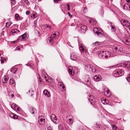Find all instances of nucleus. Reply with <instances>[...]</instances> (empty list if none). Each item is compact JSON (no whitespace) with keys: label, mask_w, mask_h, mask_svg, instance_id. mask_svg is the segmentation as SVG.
Segmentation results:
<instances>
[{"label":"nucleus","mask_w":130,"mask_h":130,"mask_svg":"<svg viewBox=\"0 0 130 130\" xmlns=\"http://www.w3.org/2000/svg\"><path fill=\"white\" fill-rule=\"evenodd\" d=\"M15 82L14 80L13 79H10L9 81V83L10 84H15Z\"/></svg>","instance_id":"nucleus-33"},{"label":"nucleus","mask_w":130,"mask_h":130,"mask_svg":"<svg viewBox=\"0 0 130 130\" xmlns=\"http://www.w3.org/2000/svg\"><path fill=\"white\" fill-rule=\"evenodd\" d=\"M108 89L107 88H104V92L105 94L106 93L107 91L108 90Z\"/></svg>","instance_id":"nucleus-48"},{"label":"nucleus","mask_w":130,"mask_h":130,"mask_svg":"<svg viewBox=\"0 0 130 130\" xmlns=\"http://www.w3.org/2000/svg\"><path fill=\"white\" fill-rule=\"evenodd\" d=\"M84 80L85 82L87 84L88 86H89L90 85V80L89 77L88 76Z\"/></svg>","instance_id":"nucleus-21"},{"label":"nucleus","mask_w":130,"mask_h":130,"mask_svg":"<svg viewBox=\"0 0 130 130\" xmlns=\"http://www.w3.org/2000/svg\"><path fill=\"white\" fill-rule=\"evenodd\" d=\"M84 80L85 82L87 84L88 86H89L90 85V80L89 77L88 76Z\"/></svg>","instance_id":"nucleus-20"},{"label":"nucleus","mask_w":130,"mask_h":130,"mask_svg":"<svg viewBox=\"0 0 130 130\" xmlns=\"http://www.w3.org/2000/svg\"><path fill=\"white\" fill-rule=\"evenodd\" d=\"M77 56L74 53H72L71 54L70 58L71 59L73 60H75L77 58Z\"/></svg>","instance_id":"nucleus-17"},{"label":"nucleus","mask_w":130,"mask_h":130,"mask_svg":"<svg viewBox=\"0 0 130 130\" xmlns=\"http://www.w3.org/2000/svg\"><path fill=\"white\" fill-rule=\"evenodd\" d=\"M1 63L3 64L4 63V61L3 59H1Z\"/></svg>","instance_id":"nucleus-55"},{"label":"nucleus","mask_w":130,"mask_h":130,"mask_svg":"<svg viewBox=\"0 0 130 130\" xmlns=\"http://www.w3.org/2000/svg\"><path fill=\"white\" fill-rule=\"evenodd\" d=\"M109 23L111 27V31L112 32L115 31L116 30V27L111 22H109Z\"/></svg>","instance_id":"nucleus-22"},{"label":"nucleus","mask_w":130,"mask_h":130,"mask_svg":"<svg viewBox=\"0 0 130 130\" xmlns=\"http://www.w3.org/2000/svg\"><path fill=\"white\" fill-rule=\"evenodd\" d=\"M9 78L7 76H5L2 78V82L3 83H6L8 79Z\"/></svg>","instance_id":"nucleus-24"},{"label":"nucleus","mask_w":130,"mask_h":130,"mask_svg":"<svg viewBox=\"0 0 130 130\" xmlns=\"http://www.w3.org/2000/svg\"><path fill=\"white\" fill-rule=\"evenodd\" d=\"M68 15L71 18H72V16L71 15V13L70 12H68Z\"/></svg>","instance_id":"nucleus-50"},{"label":"nucleus","mask_w":130,"mask_h":130,"mask_svg":"<svg viewBox=\"0 0 130 130\" xmlns=\"http://www.w3.org/2000/svg\"><path fill=\"white\" fill-rule=\"evenodd\" d=\"M35 32L37 34H39V32L37 30H35Z\"/></svg>","instance_id":"nucleus-54"},{"label":"nucleus","mask_w":130,"mask_h":130,"mask_svg":"<svg viewBox=\"0 0 130 130\" xmlns=\"http://www.w3.org/2000/svg\"><path fill=\"white\" fill-rule=\"evenodd\" d=\"M16 105L14 103H13L11 105V108L13 109H14L15 106Z\"/></svg>","instance_id":"nucleus-44"},{"label":"nucleus","mask_w":130,"mask_h":130,"mask_svg":"<svg viewBox=\"0 0 130 130\" xmlns=\"http://www.w3.org/2000/svg\"><path fill=\"white\" fill-rule=\"evenodd\" d=\"M43 93L46 97H49L51 96L50 92L48 91L47 90H44L43 91Z\"/></svg>","instance_id":"nucleus-25"},{"label":"nucleus","mask_w":130,"mask_h":130,"mask_svg":"<svg viewBox=\"0 0 130 130\" xmlns=\"http://www.w3.org/2000/svg\"><path fill=\"white\" fill-rule=\"evenodd\" d=\"M113 49L114 50L116 51H120L121 52L122 50V48L120 46H113L112 47Z\"/></svg>","instance_id":"nucleus-19"},{"label":"nucleus","mask_w":130,"mask_h":130,"mask_svg":"<svg viewBox=\"0 0 130 130\" xmlns=\"http://www.w3.org/2000/svg\"><path fill=\"white\" fill-rule=\"evenodd\" d=\"M13 92L12 91L10 92L8 94V95L10 98H12L14 96L13 94Z\"/></svg>","instance_id":"nucleus-36"},{"label":"nucleus","mask_w":130,"mask_h":130,"mask_svg":"<svg viewBox=\"0 0 130 130\" xmlns=\"http://www.w3.org/2000/svg\"><path fill=\"white\" fill-rule=\"evenodd\" d=\"M66 118L69 124L70 125H71L73 122V117L72 115H70L67 116Z\"/></svg>","instance_id":"nucleus-9"},{"label":"nucleus","mask_w":130,"mask_h":130,"mask_svg":"<svg viewBox=\"0 0 130 130\" xmlns=\"http://www.w3.org/2000/svg\"><path fill=\"white\" fill-rule=\"evenodd\" d=\"M104 58L106 59L110 57L111 55L110 53L108 51H104Z\"/></svg>","instance_id":"nucleus-15"},{"label":"nucleus","mask_w":130,"mask_h":130,"mask_svg":"<svg viewBox=\"0 0 130 130\" xmlns=\"http://www.w3.org/2000/svg\"><path fill=\"white\" fill-rule=\"evenodd\" d=\"M88 99L91 104H93L95 102V99L93 95L89 94Z\"/></svg>","instance_id":"nucleus-11"},{"label":"nucleus","mask_w":130,"mask_h":130,"mask_svg":"<svg viewBox=\"0 0 130 130\" xmlns=\"http://www.w3.org/2000/svg\"><path fill=\"white\" fill-rule=\"evenodd\" d=\"M89 23L91 25H96V23L95 21L92 19H89Z\"/></svg>","instance_id":"nucleus-28"},{"label":"nucleus","mask_w":130,"mask_h":130,"mask_svg":"<svg viewBox=\"0 0 130 130\" xmlns=\"http://www.w3.org/2000/svg\"><path fill=\"white\" fill-rule=\"evenodd\" d=\"M51 117L52 121L54 123L57 124L59 122V120L57 118L55 114H52Z\"/></svg>","instance_id":"nucleus-8"},{"label":"nucleus","mask_w":130,"mask_h":130,"mask_svg":"<svg viewBox=\"0 0 130 130\" xmlns=\"http://www.w3.org/2000/svg\"><path fill=\"white\" fill-rule=\"evenodd\" d=\"M94 51H95V50H96L97 49V48H94Z\"/></svg>","instance_id":"nucleus-61"},{"label":"nucleus","mask_w":130,"mask_h":130,"mask_svg":"<svg viewBox=\"0 0 130 130\" xmlns=\"http://www.w3.org/2000/svg\"><path fill=\"white\" fill-rule=\"evenodd\" d=\"M15 18L17 20H19L20 19V17L19 15L17 14H16L15 15Z\"/></svg>","instance_id":"nucleus-37"},{"label":"nucleus","mask_w":130,"mask_h":130,"mask_svg":"<svg viewBox=\"0 0 130 130\" xmlns=\"http://www.w3.org/2000/svg\"><path fill=\"white\" fill-rule=\"evenodd\" d=\"M9 115L12 118L16 119H18V116L12 113H10L9 114Z\"/></svg>","instance_id":"nucleus-23"},{"label":"nucleus","mask_w":130,"mask_h":130,"mask_svg":"<svg viewBox=\"0 0 130 130\" xmlns=\"http://www.w3.org/2000/svg\"><path fill=\"white\" fill-rule=\"evenodd\" d=\"M67 9L68 11L70 10V5L69 4H67Z\"/></svg>","instance_id":"nucleus-49"},{"label":"nucleus","mask_w":130,"mask_h":130,"mask_svg":"<svg viewBox=\"0 0 130 130\" xmlns=\"http://www.w3.org/2000/svg\"><path fill=\"white\" fill-rule=\"evenodd\" d=\"M125 9H127V7L126 6V5H125L123 7Z\"/></svg>","instance_id":"nucleus-58"},{"label":"nucleus","mask_w":130,"mask_h":130,"mask_svg":"<svg viewBox=\"0 0 130 130\" xmlns=\"http://www.w3.org/2000/svg\"><path fill=\"white\" fill-rule=\"evenodd\" d=\"M112 128L113 130H116L117 127L116 126V125L114 124H113L112 125Z\"/></svg>","instance_id":"nucleus-43"},{"label":"nucleus","mask_w":130,"mask_h":130,"mask_svg":"<svg viewBox=\"0 0 130 130\" xmlns=\"http://www.w3.org/2000/svg\"><path fill=\"white\" fill-rule=\"evenodd\" d=\"M34 26H36V22L35 21V22H34Z\"/></svg>","instance_id":"nucleus-59"},{"label":"nucleus","mask_w":130,"mask_h":130,"mask_svg":"<svg viewBox=\"0 0 130 130\" xmlns=\"http://www.w3.org/2000/svg\"><path fill=\"white\" fill-rule=\"evenodd\" d=\"M124 73V71L121 69L117 70L114 72L113 75L115 77H118L122 76Z\"/></svg>","instance_id":"nucleus-2"},{"label":"nucleus","mask_w":130,"mask_h":130,"mask_svg":"<svg viewBox=\"0 0 130 130\" xmlns=\"http://www.w3.org/2000/svg\"><path fill=\"white\" fill-rule=\"evenodd\" d=\"M10 71L12 73L15 74L17 71V69L16 68H12L11 69Z\"/></svg>","instance_id":"nucleus-35"},{"label":"nucleus","mask_w":130,"mask_h":130,"mask_svg":"<svg viewBox=\"0 0 130 130\" xmlns=\"http://www.w3.org/2000/svg\"><path fill=\"white\" fill-rule=\"evenodd\" d=\"M72 69H73L70 67H69L68 69L69 73L71 76H73L74 74V72L73 71Z\"/></svg>","instance_id":"nucleus-18"},{"label":"nucleus","mask_w":130,"mask_h":130,"mask_svg":"<svg viewBox=\"0 0 130 130\" xmlns=\"http://www.w3.org/2000/svg\"><path fill=\"white\" fill-rule=\"evenodd\" d=\"M21 2L22 4L24 5H28L29 4L28 0H22Z\"/></svg>","instance_id":"nucleus-30"},{"label":"nucleus","mask_w":130,"mask_h":130,"mask_svg":"<svg viewBox=\"0 0 130 130\" xmlns=\"http://www.w3.org/2000/svg\"><path fill=\"white\" fill-rule=\"evenodd\" d=\"M27 38V35L26 33H25L24 34H23L19 37L17 41H14V43H15L17 42H18V41L19 40H21L22 41H24L26 40Z\"/></svg>","instance_id":"nucleus-6"},{"label":"nucleus","mask_w":130,"mask_h":130,"mask_svg":"<svg viewBox=\"0 0 130 130\" xmlns=\"http://www.w3.org/2000/svg\"><path fill=\"white\" fill-rule=\"evenodd\" d=\"M101 43L98 41L95 42V43H93V44L95 46H97L101 44Z\"/></svg>","instance_id":"nucleus-40"},{"label":"nucleus","mask_w":130,"mask_h":130,"mask_svg":"<svg viewBox=\"0 0 130 130\" xmlns=\"http://www.w3.org/2000/svg\"><path fill=\"white\" fill-rule=\"evenodd\" d=\"M86 69L89 71H91L93 72H95V69L93 66L90 64H88L85 66Z\"/></svg>","instance_id":"nucleus-10"},{"label":"nucleus","mask_w":130,"mask_h":130,"mask_svg":"<svg viewBox=\"0 0 130 130\" xmlns=\"http://www.w3.org/2000/svg\"><path fill=\"white\" fill-rule=\"evenodd\" d=\"M41 81L40 80V82H39V84H41Z\"/></svg>","instance_id":"nucleus-62"},{"label":"nucleus","mask_w":130,"mask_h":130,"mask_svg":"<svg viewBox=\"0 0 130 130\" xmlns=\"http://www.w3.org/2000/svg\"><path fill=\"white\" fill-rule=\"evenodd\" d=\"M86 10L87 8L86 7H85L83 9V10L84 11H86Z\"/></svg>","instance_id":"nucleus-60"},{"label":"nucleus","mask_w":130,"mask_h":130,"mask_svg":"<svg viewBox=\"0 0 130 130\" xmlns=\"http://www.w3.org/2000/svg\"><path fill=\"white\" fill-rule=\"evenodd\" d=\"M60 0H53L54 2H55L56 3H58V1H60Z\"/></svg>","instance_id":"nucleus-56"},{"label":"nucleus","mask_w":130,"mask_h":130,"mask_svg":"<svg viewBox=\"0 0 130 130\" xmlns=\"http://www.w3.org/2000/svg\"><path fill=\"white\" fill-rule=\"evenodd\" d=\"M120 22L123 26L125 27L129 28L130 27V23L129 21L126 20H121Z\"/></svg>","instance_id":"nucleus-4"},{"label":"nucleus","mask_w":130,"mask_h":130,"mask_svg":"<svg viewBox=\"0 0 130 130\" xmlns=\"http://www.w3.org/2000/svg\"><path fill=\"white\" fill-rule=\"evenodd\" d=\"M24 120V119H23V118H22V119H21V120H22H22Z\"/></svg>","instance_id":"nucleus-63"},{"label":"nucleus","mask_w":130,"mask_h":130,"mask_svg":"<svg viewBox=\"0 0 130 130\" xmlns=\"http://www.w3.org/2000/svg\"><path fill=\"white\" fill-rule=\"evenodd\" d=\"M47 130H52V129L51 127L48 126L47 127Z\"/></svg>","instance_id":"nucleus-52"},{"label":"nucleus","mask_w":130,"mask_h":130,"mask_svg":"<svg viewBox=\"0 0 130 130\" xmlns=\"http://www.w3.org/2000/svg\"><path fill=\"white\" fill-rule=\"evenodd\" d=\"M12 24V23L10 22H7L6 23V26L7 27H9Z\"/></svg>","instance_id":"nucleus-39"},{"label":"nucleus","mask_w":130,"mask_h":130,"mask_svg":"<svg viewBox=\"0 0 130 130\" xmlns=\"http://www.w3.org/2000/svg\"><path fill=\"white\" fill-rule=\"evenodd\" d=\"M26 13L27 15H28L30 13V12L28 11H27L26 12Z\"/></svg>","instance_id":"nucleus-51"},{"label":"nucleus","mask_w":130,"mask_h":130,"mask_svg":"<svg viewBox=\"0 0 130 130\" xmlns=\"http://www.w3.org/2000/svg\"><path fill=\"white\" fill-rule=\"evenodd\" d=\"M11 3L12 4L14 5L16 3L15 1V0H11Z\"/></svg>","instance_id":"nucleus-47"},{"label":"nucleus","mask_w":130,"mask_h":130,"mask_svg":"<svg viewBox=\"0 0 130 130\" xmlns=\"http://www.w3.org/2000/svg\"><path fill=\"white\" fill-rule=\"evenodd\" d=\"M119 66L118 67L121 66L124 67L127 69H129L130 70V61H126L125 62L119 64Z\"/></svg>","instance_id":"nucleus-7"},{"label":"nucleus","mask_w":130,"mask_h":130,"mask_svg":"<svg viewBox=\"0 0 130 130\" xmlns=\"http://www.w3.org/2000/svg\"><path fill=\"white\" fill-rule=\"evenodd\" d=\"M93 31L95 34H96L97 36L99 37H101L103 34V31L100 28L95 27L93 29Z\"/></svg>","instance_id":"nucleus-3"},{"label":"nucleus","mask_w":130,"mask_h":130,"mask_svg":"<svg viewBox=\"0 0 130 130\" xmlns=\"http://www.w3.org/2000/svg\"><path fill=\"white\" fill-rule=\"evenodd\" d=\"M59 33L58 31H55L53 32L51 35V37H49L48 38V40L49 42L51 43L52 44L54 42L53 39H57L59 36Z\"/></svg>","instance_id":"nucleus-1"},{"label":"nucleus","mask_w":130,"mask_h":130,"mask_svg":"<svg viewBox=\"0 0 130 130\" xmlns=\"http://www.w3.org/2000/svg\"><path fill=\"white\" fill-rule=\"evenodd\" d=\"M29 92H30V90H29Z\"/></svg>","instance_id":"nucleus-64"},{"label":"nucleus","mask_w":130,"mask_h":130,"mask_svg":"<svg viewBox=\"0 0 130 130\" xmlns=\"http://www.w3.org/2000/svg\"><path fill=\"white\" fill-rule=\"evenodd\" d=\"M105 94L108 97H109L111 95V93L108 89L106 93Z\"/></svg>","instance_id":"nucleus-32"},{"label":"nucleus","mask_w":130,"mask_h":130,"mask_svg":"<svg viewBox=\"0 0 130 130\" xmlns=\"http://www.w3.org/2000/svg\"><path fill=\"white\" fill-rule=\"evenodd\" d=\"M31 18L34 19L37 17V15L36 14H33L32 15H31Z\"/></svg>","instance_id":"nucleus-41"},{"label":"nucleus","mask_w":130,"mask_h":130,"mask_svg":"<svg viewBox=\"0 0 130 130\" xmlns=\"http://www.w3.org/2000/svg\"><path fill=\"white\" fill-rule=\"evenodd\" d=\"M79 49L80 51L83 53H86L87 52V50L83 44H81L79 46Z\"/></svg>","instance_id":"nucleus-14"},{"label":"nucleus","mask_w":130,"mask_h":130,"mask_svg":"<svg viewBox=\"0 0 130 130\" xmlns=\"http://www.w3.org/2000/svg\"><path fill=\"white\" fill-rule=\"evenodd\" d=\"M58 127L59 130H63V127L61 125H59Z\"/></svg>","instance_id":"nucleus-42"},{"label":"nucleus","mask_w":130,"mask_h":130,"mask_svg":"<svg viewBox=\"0 0 130 130\" xmlns=\"http://www.w3.org/2000/svg\"><path fill=\"white\" fill-rule=\"evenodd\" d=\"M58 88L60 90H61L62 91H64L65 89V87L62 82H59L58 84Z\"/></svg>","instance_id":"nucleus-13"},{"label":"nucleus","mask_w":130,"mask_h":130,"mask_svg":"<svg viewBox=\"0 0 130 130\" xmlns=\"http://www.w3.org/2000/svg\"><path fill=\"white\" fill-rule=\"evenodd\" d=\"M75 25V24L74 23H73L70 25V26H74Z\"/></svg>","instance_id":"nucleus-57"},{"label":"nucleus","mask_w":130,"mask_h":130,"mask_svg":"<svg viewBox=\"0 0 130 130\" xmlns=\"http://www.w3.org/2000/svg\"><path fill=\"white\" fill-rule=\"evenodd\" d=\"M14 110L17 111H19L20 110V107L17 105L14 108V109H13Z\"/></svg>","instance_id":"nucleus-34"},{"label":"nucleus","mask_w":130,"mask_h":130,"mask_svg":"<svg viewBox=\"0 0 130 130\" xmlns=\"http://www.w3.org/2000/svg\"><path fill=\"white\" fill-rule=\"evenodd\" d=\"M45 119L44 117L42 116H40L38 118V122L40 125H42L44 124V122Z\"/></svg>","instance_id":"nucleus-12"},{"label":"nucleus","mask_w":130,"mask_h":130,"mask_svg":"<svg viewBox=\"0 0 130 130\" xmlns=\"http://www.w3.org/2000/svg\"><path fill=\"white\" fill-rule=\"evenodd\" d=\"M127 3L129 4H130V0H125Z\"/></svg>","instance_id":"nucleus-53"},{"label":"nucleus","mask_w":130,"mask_h":130,"mask_svg":"<svg viewBox=\"0 0 130 130\" xmlns=\"http://www.w3.org/2000/svg\"><path fill=\"white\" fill-rule=\"evenodd\" d=\"M124 43L126 44L127 45H130V38H125V41H124Z\"/></svg>","instance_id":"nucleus-27"},{"label":"nucleus","mask_w":130,"mask_h":130,"mask_svg":"<svg viewBox=\"0 0 130 130\" xmlns=\"http://www.w3.org/2000/svg\"><path fill=\"white\" fill-rule=\"evenodd\" d=\"M87 26L85 25H80L76 27V29L81 32H85L87 29Z\"/></svg>","instance_id":"nucleus-5"},{"label":"nucleus","mask_w":130,"mask_h":130,"mask_svg":"<svg viewBox=\"0 0 130 130\" xmlns=\"http://www.w3.org/2000/svg\"><path fill=\"white\" fill-rule=\"evenodd\" d=\"M126 79L128 81L130 82V73L128 77L127 78H126Z\"/></svg>","instance_id":"nucleus-46"},{"label":"nucleus","mask_w":130,"mask_h":130,"mask_svg":"<svg viewBox=\"0 0 130 130\" xmlns=\"http://www.w3.org/2000/svg\"><path fill=\"white\" fill-rule=\"evenodd\" d=\"M101 102L103 104H107L108 103V101L104 98H102L101 99Z\"/></svg>","instance_id":"nucleus-26"},{"label":"nucleus","mask_w":130,"mask_h":130,"mask_svg":"<svg viewBox=\"0 0 130 130\" xmlns=\"http://www.w3.org/2000/svg\"><path fill=\"white\" fill-rule=\"evenodd\" d=\"M44 27L46 28H47V29L48 30L51 29L52 28L51 26L47 24H46L44 25Z\"/></svg>","instance_id":"nucleus-38"},{"label":"nucleus","mask_w":130,"mask_h":130,"mask_svg":"<svg viewBox=\"0 0 130 130\" xmlns=\"http://www.w3.org/2000/svg\"><path fill=\"white\" fill-rule=\"evenodd\" d=\"M102 79L101 76L99 75H96L94 76L93 79L96 82H98Z\"/></svg>","instance_id":"nucleus-16"},{"label":"nucleus","mask_w":130,"mask_h":130,"mask_svg":"<svg viewBox=\"0 0 130 130\" xmlns=\"http://www.w3.org/2000/svg\"><path fill=\"white\" fill-rule=\"evenodd\" d=\"M104 51H101L99 54V56L100 57L104 58Z\"/></svg>","instance_id":"nucleus-31"},{"label":"nucleus","mask_w":130,"mask_h":130,"mask_svg":"<svg viewBox=\"0 0 130 130\" xmlns=\"http://www.w3.org/2000/svg\"><path fill=\"white\" fill-rule=\"evenodd\" d=\"M29 111L31 113L33 114L36 112V110L34 108L31 107L29 108Z\"/></svg>","instance_id":"nucleus-29"},{"label":"nucleus","mask_w":130,"mask_h":130,"mask_svg":"<svg viewBox=\"0 0 130 130\" xmlns=\"http://www.w3.org/2000/svg\"><path fill=\"white\" fill-rule=\"evenodd\" d=\"M17 31H19L17 30V29H13L11 30V32L13 33H14L16 32Z\"/></svg>","instance_id":"nucleus-45"}]
</instances>
